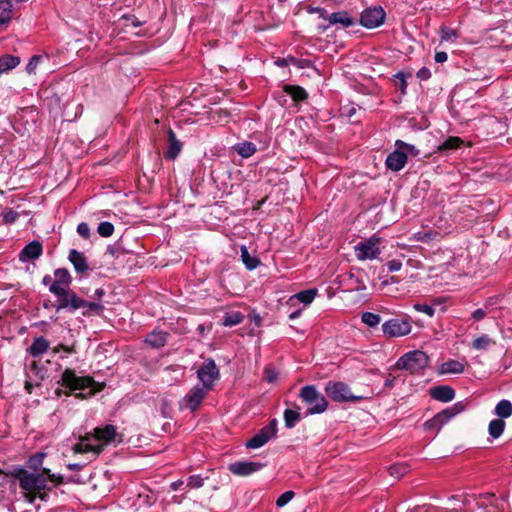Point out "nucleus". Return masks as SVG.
<instances>
[{"instance_id": "1", "label": "nucleus", "mask_w": 512, "mask_h": 512, "mask_svg": "<svg viewBox=\"0 0 512 512\" xmlns=\"http://www.w3.org/2000/svg\"><path fill=\"white\" fill-rule=\"evenodd\" d=\"M72 277L66 268H58L54 271V281L49 287V291L57 297L52 306L57 312L66 310L74 313L82 308L84 316L100 315L104 307L96 302H89L79 297L75 291L70 289Z\"/></svg>"}, {"instance_id": "2", "label": "nucleus", "mask_w": 512, "mask_h": 512, "mask_svg": "<svg viewBox=\"0 0 512 512\" xmlns=\"http://www.w3.org/2000/svg\"><path fill=\"white\" fill-rule=\"evenodd\" d=\"M116 435V427L113 425L96 427L93 433H87L81 437L73 450L75 453H93L94 456H98L103 451L104 445L114 441Z\"/></svg>"}, {"instance_id": "3", "label": "nucleus", "mask_w": 512, "mask_h": 512, "mask_svg": "<svg viewBox=\"0 0 512 512\" xmlns=\"http://www.w3.org/2000/svg\"><path fill=\"white\" fill-rule=\"evenodd\" d=\"M418 154L419 150L414 145L396 140L395 150L387 156L385 164L391 171L398 172L405 167L408 155L417 156Z\"/></svg>"}, {"instance_id": "4", "label": "nucleus", "mask_w": 512, "mask_h": 512, "mask_svg": "<svg viewBox=\"0 0 512 512\" xmlns=\"http://www.w3.org/2000/svg\"><path fill=\"white\" fill-rule=\"evenodd\" d=\"M299 397L307 405L306 415L321 414L328 408V401L314 385L303 386Z\"/></svg>"}, {"instance_id": "5", "label": "nucleus", "mask_w": 512, "mask_h": 512, "mask_svg": "<svg viewBox=\"0 0 512 512\" xmlns=\"http://www.w3.org/2000/svg\"><path fill=\"white\" fill-rule=\"evenodd\" d=\"M60 382L63 387L69 390L67 392V395H69L73 391H82L87 388H90L89 394H94L95 392H98L101 389H95L96 382L92 377L77 376L75 371L70 368H66L63 371Z\"/></svg>"}, {"instance_id": "6", "label": "nucleus", "mask_w": 512, "mask_h": 512, "mask_svg": "<svg viewBox=\"0 0 512 512\" xmlns=\"http://www.w3.org/2000/svg\"><path fill=\"white\" fill-rule=\"evenodd\" d=\"M429 365L428 355L420 350H413L401 356L397 362L396 367L401 370H406L411 374H420Z\"/></svg>"}, {"instance_id": "7", "label": "nucleus", "mask_w": 512, "mask_h": 512, "mask_svg": "<svg viewBox=\"0 0 512 512\" xmlns=\"http://www.w3.org/2000/svg\"><path fill=\"white\" fill-rule=\"evenodd\" d=\"M467 407V404L463 401L454 403L452 406L437 413L433 418L427 420L424 423L426 430H440L446 423H448L456 415L463 412Z\"/></svg>"}, {"instance_id": "8", "label": "nucleus", "mask_w": 512, "mask_h": 512, "mask_svg": "<svg viewBox=\"0 0 512 512\" xmlns=\"http://www.w3.org/2000/svg\"><path fill=\"white\" fill-rule=\"evenodd\" d=\"M325 392L335 402H359L364 399L363 396L354 395L350 387L341 381H329L326 384Z\"/></svg>"}, {"instance_id": "9", "label": "nucleus", "mask_w": 512, "mask_h": 512, "mask_svg": "<svg viewBox=\"0 0 512 512\" xmlns=\"http://www.w3.org/2000/svg\"><path fill=\"white\" fill-rule=\"evenodd\" d=\"M14 477L19 481L20 487L25 491H42L47 487V479L43 473H30L21 468L14 473Z\"/></svg>"}, {"instance_id": "10", "label": "nucleus", "mask_w": 512, "mask_h": 512, "mask_svg": "<svg viewBox=\"0 0 512 512\" xmlns=\"http://www.w3.org/2000/svg\"><path fill=\"white\" fill-rule=\"evenodd\" d=\"M412 330L411 319L405 315L402 318H392L382 324L383 334L388 338L402 337Z\"/></svg>"}, {"instance_id": "11", "label": "nucleus", "mask_w": 512, "mask_h": 512, "mask_svg": "<svg viewBox=\"0 0 512 512\" xmlns=\"http://www.w3.org/2000/svg\"><path fill=\"white\" fill-rule=\"evenodd\" d=\"M277 420L272 419L268 425L261 428L252 438L246 442L249 449H257L264 446L269 440L276 437Z\"/></svg>"}, {"instance_id": "12", "label": "nucleus", "mask_w": 512, "mask_h": 512, "mask_svg": "<svg viewBox=\"0 0 512 512\" xmlns=\"http://www.w3.org/2000/svg\"><path fill=\"white\" fill-rule=\"evenodd\" d=\"M386 18V13L381 6L366 8L360 15V24L367 28L373 29L381 26Z\"/></svg>"}, {"instance_id": "13", "label": "nucleus", "mask_w": 512, "mask_h": 512, "mask_svg": "<svg viewBox=\"0 0 512 512\" xmlns=\"http://www.w3.org/2000/svg\"><path fill=\"white\" fill-rule=\"evenodd\" d=\"M379 241V238L372 236L359 242L355 246L357 259L360 261H364L366 259H376L380 254V249L378 247Z\"/></svg>"}, {"instance_id": "14", "label": "nucleus", "mask_w": 512, "mask_h": 512, "mask_svg": "<svg viewBox=\"0 0 512 512\" xmlns=\"http://www.w3.org/2000/svg\"><path fill=\"white\" fill-rule=\"evenodd\" d=\"M197 376L201 385L212 389L214 381L219 377V370L213 359H206L197 370Z\"/></svg>"}, {"instance_id": "15", "label": "nucleus", "mask_w": 512, "mask_h": 512, "mask_svg": "<svg viewBox=\"0 0 512 512\" xmlns=\"http://www.w3.org/2000/svg\"><path fill=\"white\" fill-rule=\"evenodd\" d=\"M211 389L203 386V385H195L190 389V391L186 394V396L183 399V403L187 408H189L191 411L196 410L203 399L206 397L207 393Z\"/></svg>"}, {"instance_id": "16", "label": "nucleus", "mask_w": 512, "mask_h": 512, "mask_svg": "<svg viewBox=\"0 0 512 512\" xmlns=\"http://www.w3.org/2000/svg\"><path fill=\"white\" fill-rule=\"evenodd\" d=\"M265 466L264 463L255 461H237L229 465V471L237 476H249L258 472Z\"/></svg>"}, {"instance_id": "17", "label": "nucleus", "mask_w": 512, "mask_h": 512, "mask_svg": "<svg viewBox=\"0 0 512 512\" xmlns=\"http://www.w3.org/2000/svg\"><path fill=\"white\" fill-rule=\"evenodd\" d=\"M327 20L329 22V25L319 26V29H321L322 31L326 30L330 25L339 24L343 28H348L356 24L355 18H353L347 11L333 12L330 15H328Z\"/></svg>"}, {"instance_id": "18", "label": "nucleus", "mask_w": 512, "mask_h": 512, "mask_svg": "<svg viewBox=\"0 0 512 512\" xmlns=\"http://www.w3.org/2000/svg\"><path fill=\"white\" fill-rule=\"evenodd\" d=\"M42 252V244L37 240H33L21 250L19 260L24 263L36 260L42 255Z\"/></svg>"}, {"instance_id": "19", "label": "nucleus", "mask_w": 512, "mask_h": 512, "mask_svg": "<svg viewBox=\"0 0 512 512\" xmlns=\"http://www.w3.org/2000/svg\"><path fill=\"white\" fill-rule=\"evenodd\" d=\"M68 259L74 267V270L78 274H83L89 270V265L87 262V258L83 253L79 252L76 249H71L69 251Z\"/></svg>"}, {"instance_id": "20", "label": "nucleus", "mask_w": 512, "mask_h": 512, "mask_svg": "<svg viewBox=\"0 0 512 512\" xmlns=\"http://www.w3.org/2000/svg\"><path fill=\"white\" fill-rule=\"evenodd\" d=\"M430 395L433 399L447 403L454 399L455 391L451 386L440 385L430 389Z\"/></svg>"}, {"instance_id": "21", "label": "nucleus", "mask_w": 512, "mask_h": 512, "mask_svg": "<svg viewBox=\"0 0 512 512\" xmlns=\"http://www.w3.org/2000/svg\"><path fill=\"white\" fill-rule=\"evenodd\" d=\"M168 340V333L160 330H154L151 333H149L146 338L145 342L156 349L162 348L166 345Z\"/></svg>"}, {"instance_id": "22", "label": "nucleus", "mask_w": 512, "mask_h": 512, "mask_svg": "<svg viewBox=\"0 0 512 512\" xmlns=\"http://www.w3.org/2000/svg\"><path fill=\"white\" fill-rule=\"evenodd\" d=\"M168 149L165 152V157L170 160H174L180 153L182 144L176 138V134L172 129L168 130Z\"/></svg>"}, {"instance_id": "23", "label": "nucleus", "mask_w": 512, "mask_h": 512, "mask_svg": "<svg viewBox=\"0 0 512 512\" xmlns=\"http://www.w3.org/2000/svg\"><path fill=\"white\" fill-rule=\"evenodd\" d=\"M49 349V341L44 337H36L27 352L33 357H40Z\"/></svg>"}, {"instance_id": "24", "label": "nucleus", "mask_w": 512, "mask_h": 512, "mask_svg": "<svg viewBox=\"0 0 512 512\" xmlns=\"http://www.w3.org/2000/svg\"><path fill=\"white\" fill-rule=\"evenodd\" d=\"M465 370V364L458 360H448L439 367L440 374H461Z\"/></svg>"}, {"instance_id": "25", "label": "nucleus", "mask_w": 512, "mask_h": 512, "mask_svg": "<svg viewBox=\"0 0 512 512\" xmlns=\"http://www.w3.org/2000/svg\"><path fill=\"white\" fill-rule=\"evenodd\" d=\"M493 413L499 418V419H506L509 418L512 415V403L510 400L502 399L500 400L495 408Z\"/></svg>"}, {"instance_id": "26", "label": "nucleus", "mask_w": 512, "mask_h": 512, "mask_svg": "<svg viewBox=\"0 0 512 512\" xmlns=\"http://www.w3.org/2000/svg\"><path fill=\"white\" fill-rule=\"evenodd\" d=\"M20 64V57L13 55H3L0 57V74L7 73Z\"/></svg>"}, {"instance_id": "27", "label": "nucleus", "mask_w": 512, "mask_h": 512, "mask_svg": "<svg viewBox=\"0 0 512 512\" xmlns=\"http://www.w3.org/2000/svg\"><path fill=\"white\" fill-rule=\"evenodd\" d=\"M13 17V6L9 0H0V26L7 25Z\"/></svg>"}, {"instance_id": "28", "label": "nucleus", "mask_w": 512, "mask_h": 512, "mask_svg": "<svg viewBox=\"0 0 512 512\" xmlns=\"http://www.w3.org/2000/svg\"><path fill=\"white\" fill-rule=\"evenodd\" d=\"M317 293L318 290L316 288L303 290L293 295L290 298V301L292 302L294 300H297L299 302H302L304 305H309L315 299Z\"/></svg>"}, {"instance_id": "29", "label": "nucleus", "mask_w": 512, "mask_h": 512, "mask_svg": "<svg viewBox=\"0 0 512 512\" xmlns=\"http://www.w3.org/2000/svg\"><path fill=\"white\" fill-rule=\"evenodd\" d=\"M496 342L488 334H482L471 342V347L477 351H485Z\"/></svg>"}, {"instance_id": "30", "label": "nucleus", "mask_w": 512, "mask_h": 512, "mask_svg": "<svg viewBox=\"0 0 512 512\" xmlns=\"http://www.w3.org/2000/svg\"><path fill=\"white\" fill-rule=\"evenodd\" d=\"M505 422L502 419L496 418L489 422L488 433L493 439H498L504 432Z\"/></svg>"}, {"instance_id": "31", "label": "nucleus", "mask_w": 512, "mask_h": 512, "mask_svg": "<svg viewBox=\"0 0 512 512\" xmlns=\"http://www.w3.org/2000/svg\"><path fill=\"white\" fill-rule=\"evenodd\" d=\"M244 321V315L239 311L226 313L221 321V324L226 327L236 326Z\"/></svg>"}, {"instance_id": "32", "label": "nucleus", "mask_w": 512, "mask_h": 512, "mask_svg": "<svg viewBox=\"0 0 512 512\" xmlns=\"http://www.w3.org/2000/svg\"><path fill=\"white\" fill-rule=\"evenodd\" d=\"M241 259L248 270H253L260 264V260L251 256L246 246L241 247Z\"/></svg>"}, {"instance_id": "33", "label": "nucleus", "mask_w": 512, "mask_h": 512, "mask_svg": "<svg viewBox=\"0 0 512 512\" xmlns=\"http://www.w3.org/2000/svg\"><path fill=\"white\" fill-rule=\"evenodd\" d=\"M285 91L292 97L294 101H303L307 98V92L300 86H286Z\"/></svg>"}, {"instance_id": "34", "label": "nucleus", "mask_w": 512, "mask_h": 512, "mask_svg": "<svg viewBox=\"0 0 512 512\" xmlns=\"http://www.w3.org/2000/svg\"><path fill=\"white\" fill-rule=\"evenodd\" d=\"M300 419V413L297 410L286 409L284 411V422L287 428H293Z\"/></svg>"}, {"instance_id": "35", "label": "nucleus", "mask_w": 512, "mask_h": 512, "mask_svg": "<svg viewBox=\"0 0 512 512\" xmlns=\"http://www.w3.org/2000/svg\"><path fill=\"white\" fill-rule=\"evenodd\" d=\"M361 320L368 327L375 328L380 324L381 317L379 314L376 313L364 312L361 315Z\"/></svg>"}, {"instance_id": "36", "label": "nucleus", "mask_w": 512, "mask_h": 512, "mask_svg": "<svg viewBox=\"0 0 512 512\" xmlns=\"http://www.w3.org/2000/svg\"><path fill=\"white\" fill-rule=\"evenodd\" d=\"M237 152L244 158L252 156L256 152V147L251 142H242L238 145Z\"/></svg>"}, {"instance_id": "37", "label": "nucleus", "mask_w": 512, "mask_h": 512, "mask_svg": "<svg viewBox=\"0 0 512 512\" xmlns=\"http://www.w3.org/2000/svg\"><path fill=\"white\" fill-rule=\"evenodd\" d=\"M2 221L6 225L13 224L19 217V213L12 208H5L0 214Z\"/></svg>"}, {"instance_id": "38", "label": "nucleus", "mask_w": 512, "mask_h": 512, "mask_svg": "<svg viewBox=\"0 0 512 512\" xmlns=\"http://www.w3.org/2000/svg\"><path fill=\"white\" fill-rule=\"evenodd\" d=\"M440 38L441 41L446 42H455L458 38V33L456 30L449 28L447 26H442L440 28Z\"/></svg>"}, {"instance_id": "39", "label": "nucleus", "mask_w": 512, "mask_h": 512, "mask_svg": "<svg viewBox=\"0 0 512 512\" xmlns=\"http://www.w3.org/2000/svg\"><path fill=\"white\" fill-rule=\"evenodd\" d=\"M97 232L101 237H110L114 233V225L108 221L100 222L97 227Z\"/></svg>"}, {"instance_id": "40", "label": "nucleus", "mask_w": 512, "mask_h": 512, "mask_svg": "<svg viewBox=\"0 0 512 512\" xmlns=\"http://www.w3.org/2000/svg\"><path fill=\"white\" fill-rule=\"evenodd\" d=\"M45 456L46 454L43 452H39L31 456L28 460L29 468L33 470H38L42 466Z\"/></svg>"}, {"instance_id": "41", "label": "nucleus", "mask_w": 512, "mask_h": 512, "mask_svg": "<svg viewBox=\"0 0 512 512\" xmlns=\"http://www.w3.org/2000/svg\"><path fill=\"white\" fill-rule=\"evenodd\" d=\"M463 141L459 137H449L440 146L441 150H452L460 146Z\"/></svg>"}, {"instance_id": "42", "label": "nucleus", "mask_w": 512, "mask_h": 512, "mask_svg": "<svg viewBox=\"0 0 512 512\" xmlns=\"http://www.w3.org/2000/svg\"><path fill=\"white\" fill-rule=\"evenodd\" d=\"M295 496V493L291 490L282 493L276 500V506L278 508L284 507L288 504Z\"/></svg>"}, {"instance_id": "43", "label": "nucleus", "mask_w": 512, "mask_h": 512, "mask_svg": "<svg viewBox=\"0 0 512 512\" xmlns=\"http://www.w3.org/2000/svg\"><path fill=\"white\" fill-rule=\"evenodd\" d=\"M43 60V57L40 55H34L30 58L29 62L26 65V72L28 74H34L36 72V68L38 64Z\"/></svg>"}, {"instance_id": "44", "label": "nucleus", "mask_w": 512, "mask_h": 512, "mask_svg": "<svg viewBox=\"0 0 512 512\" xmlns=\"http://www.w3.org/2000/svg\"><path fill=\"white\" fill-rule=\"evenodd\" d=\"M204 484V479L200 475H191L187 479V487L190 489H197L202 487Z\"/></svg>"}, {"instance_id": "45", "label": "nucleus", "mask_w": 512, "mask_h": 512, "mask_svg": "<svg viewBox=\"0 0 512 512\" xmlns=\"http://www.w3.org/2000/svg\"><path fill=\"white\" fill-rule=\"evenodd\" d=\"M411 73L398 72L395 78L399 81L398 87L403 94L406 93L407 89V77H410Z\"/></svg>"}, {"instance_id": "46", "label": "nucleus", "mask_w": 512, "mask_h": 512, "mask_svg": "<svg viewBox=\"0 0 512 512\" xmlns=\"http://www.w3.org/2000/svg\"><path fill=\"white\" fill-rule=\"evenodd\" d=\"M414 309L418 312H422V313H425L426 315H428L429 317H433L434 316V313H435V309L433 306L431 305H428V304H420V303H416L414 304Z\"/></svg>"}, {"instance_id": "47", "label": "nucleus", "mask_w": 512, "mask_h": 512, "mask_svg": "<svg viewBox=\"0 0 512 512\" xmlns=\"http://www.w3.org/2000/svg\"><path fill=\"white\" fill-rule=\"evenodd\" d=\"M406 471H407V467L404 465H401V464L392 465L389 468L390 475L397 477V478L403 476L406 473Z\"/></svg>"}, {"instance_id": "48", "label": "nucleus", "mask_w": 512, "mask_h": 512, "mask_svg": "<svg viewBox=\"0 0 512 512\" xmlns=\"http://www.w3.org/2000/svg\"><path fill=\"white\" fill-rule=\"evenodd\" d=\"M77 233L84 239H88L91 234L89 225L86 222L79 223L77 226Z\"/></svg>"}, {"instance_id": "49", "label": "nucleus", "mask_w": 512, "mask_h": 512, "mask_svg": "<svg viewBox=\"0 0 512 512\" xmlns=\"http://www.w3.org/2000/svg\"><path fill=\"white\" fill-rule=\"evenodd\" d=\"M61 351L65 352L66 354H73L76 353L75 346H66L64 344H58L52 349V352L54 354L60 353Z\"/></svg>"}, {"instance_id": "50", "label": "nucleus", "mask_w": 512, "mask_h": 512, "mask_svg": "<svg viewBox=\"0 0 512 512\" xmlns=\"http://www.w3.org/2000/svg\"><path fill=\"white\" fill-rule=\"evenodd\" d=\"M43 474L48 476V479L56 484L63 483V476L50 473L49 469H43Z\"/></svg>"}, {"instance_id": "51", "label": "nucleus", "mask_w": 512, "mask_h": 512, "mask_svg": "<svg viewBox=\"0 0 512 512\" xmlns=\"http://www.w3.org/2000/svg\"><path fill=\"white\" fill-rule=\"evenodd\" d=\"M402 267V262L397 259H393L387 263V268L389 272L399 271Z\"/></svg>"}, {"instance_id": "52", "label": "nucleus", "mask_w": 512, "mask_h": 512, "mask_svg": "<svg viewBox=\"0 0 512 512\" xmlns=\"http://www.w3.org/2000/svg\"><path fill=\"white\" fill-rule=\"evenodd\" d=\"M417 78L421 81H426L431 78V72L427 67H422L416 74Z\"/></svg>"}, {"instance_id": "53", "label": "nucleus", "mask_w": 512, "mask_h": 512, "mask_svg": "<svg viewBox=\"0 0 512 512\" xmlns=\"http://www.w3.org/2000/svg\"><path fill=\"white\" fill-rule=\"evenodd\" d=\"M265 373L268 382L271 383L277 379L278 373L274 369L266 368Z\"/></svg>"}, {"instance_id": "54", "label": "nucleus", "mask_w": 512, "mask_h": 512, "mask_svg": "<svg viewBox=\"0 0 512 512\" xmlns=\"http://www.w3.org/2000/svg\"><path fill=\"white\" fill-rule=\"evenodd\" d=\"M486 314L484 309L479 308L472 313V318L476 321H480L485 318Z\"/></svg>"}, {"instance_id": "55", "label": "nucleus", "mask_w": 512, "mask_h": 512, "mask_svg": "<svg viewBox=\"0 0 512 512\" xmlns=\"http://www.w3.org/2000/svg\"><path fill=\"white\" fill-rule=\"evenodd\" d=\"M434 59L437 63H444L448 59V55L444 51H438L435 53Z\"/></svg>"}, {"instance_id": "56", "label": "nucleus", "mask_w": 512, "mask_h": 512, "mask_svg": "<svg viewBox=\"0 0 512 512\" xmlns=\"http://www.w3.org/2000/svg\"><path fill=\"white\" fill-rule=\"evenodd\" d=\"M310 12H315L317 14H319V16L323 19H327L328 15H327V10L324 9V8H321V7H315V8H312L310 10Z\"/></svg>"}, {"instance_id": "57", "label": "nucleus", "mask_w": 512, "mask_h": 512, "mask_svg": "<svg viewBox=\"0 0 512 512\" xmlns=\"http://www.w3.org/2000/svg\"><path fill=\"white\" fill-rule=\"evenodd\" d=\"M182 485H183V481H182V480H177V481L172 482V483L170 484V489H171L172 491H176V490H178Z\"/></svg>"}, {"instance_id": "58", "label": "nucleus", "mask_w": 512, "mask_h": 512, "mask_svg": "<svg viewBox=\"0 0 512 512\" xmlns=\"http://www.w3.org/2000/svg\"><path fill=\"white\" fill-rule=\"evenodd\" d=\"M53 279L50 275H45L42 279V284L45 285V286H49L51 285V283H53Z\"/></svg>"}, {"instance_id": "59", "label": "nucleus", "mask_w": 512, "mask_h": 512, "mask_svg": "<svg viewBox=\"0 0 512 512\" xmlns=\"http://www.w3.org/2000/svg\"><path fill=\"white\" fill-rule=\"evenodd\" d=\"M67 467L71 471H79L82 469V465L79 463L68 464Z\"/></svg>"}, {"instance_id": "60", "label": "nucleus", "mask_w": 512, "mask_h": 512, "mask_svg": "<svg viewBox=\"0 0 512 512\" xmlns=\"http://www.w3.org/2000/svg\"><path fill=\"white\" fill-rule=\"evenodd\" d=\"M394 381H395L394 377H392V378L388 377L384 382V386L387 388H392L394 386Z\"/></svg>"}, {"instance_id": "61", "label": "nucleus", "mask_w": 512, "mask_h": 512, "mask_svg": "<svg viewBox=\"0 0 512 512\" xmlns=\"http://www.w3.org/2000/svg\"><path fill=\"white\" fill-rule=\"evenodd\" d=\"M125 19L127 20H132L131 24L134 26V27H139L143 24V22L141 21H138L135 17H124Z\"/></svg>"}, {"instance_id": "62", "label": "nucleus", "mask_w": 512, "mask_h": 512, "mask_svg": "<svg viewBox=\"0 0 512 512\" xmlns=\"http://www.w3.org/2000/svg\"><path fill=\"white\" fill-rule=\"evenodd\" d=\"M300 314H301V309H297L289 314V319L294 320V319L298 318L300 316Z\"/></svg>"}, {"instance_id": "63", "label": "nucleus", "mask_w": 512, "mask_h": 512, "mask_svg": "<svg viewBox=\"0 0 512 512\" xmlns=\"http://www.w3.org/2000/svg\"><path fill=\"white\" fill-rule=\"evenodd\" d=\"M104 294H105V292H104V290H103V289H101V288H98V289H96V290H95V296H96V298H97V299H99V300L102 298V296H103Z\"/></svg>"}, {"instance_id": "64", "label": "nucleus", "mask_w": 512, "mask_h": 512, "mask_svg": "<svg viewBox=\"0 0 512 512\" xmlns=\"http://www.w3.org/2000/svg\"><path fill=\"white\" fill-rule=\"evenodd\" d=\"M354 113H355V108H352V109L349 111L348 115H349V116H352Z\"/></svg>"}]
</instances>
